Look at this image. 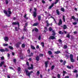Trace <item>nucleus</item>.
Segmentation results:
<instances>
[{"label":"nucleus","mask_w":78,"mask_h":78,"mask_svg":"<svg viewBox=\"0 0 78 78\" xmlns=\"http://www.w3.org/2000/svg\"><path fill=\"white\" fill-rule=\"evenodd\" d=\"M24 72H26V74L29 76H30V75L32 73H33V71H31L30 72L28 73V69H25L24 70Z\"/></svg>","instance_id":"f257e3e1"},{"label":"nucleus","mask_w":78,"mask_h":78,"mask_svg":"<svg viewBox=\"0 0 78 78\" xmlns=\"http://www.w3.org/2000/svg\"><path fill=\"white\" fill-rule=\"evenodd\" d=\"M12 25H18V27H20V24H19V22H13L12 23Z\"/></svg>","instance_id":"f03ea898"},{"label":"nucleus","mask_w":78,"mask_h":78,"mask_svg":"<svg viewBox=\"0 0 78 78\" xmlns=\"http://www.w3.org/2000/svg\"><path fill=\"white\" fill-rule=\"evenodd\" d=\"M34 9L35 11V12H34L33 16L35 18L36 17V10L37 9H36V8H34Z\"/></svg>","instance_id":"7ed1b4c3"},{"label":"nucleus","mask_w":78,"mask_h":78,"mask_svg":"<svg viewBox=\"0 0 78 78\" xmlns=\"http://www.w3.org/2000/svg\"><path fill=\"white\" fill-rule=\"evenodd\" d=\"M28 24V23H26L25 24V26L24 27V29L23 30V31H27V29L26 28V27H27V25Z\"/></svg>","instance_id":"20e7f679"},{"label":"nucleus","mask_w":78,"mask_h":78,"mask_svg":"<svg viewBox=\"0 0 78 78\" xmlns=\"http://www.w3.org/2000/svg\"><path fill=\"white\" fill-rule=\"evenodd\" d=\"M31 67H28V69H29V70H30V69H33V64H31Z\"/></svg>","instance_id":"39448f33"},{"label":"nucleus","mask_w":78,"mask_h":78,"mask_svg":"<svg viewBox=\"0 0 78 78\" xmlns=\"http://www.w3.org/2000/svg\"><path fill=\"white\" fill-rule=\"evenodd\" d=\"M4 64H5V62L4 61L1 62V63H0V67H2V65Z\"/></svg>","instance_id":"423d86ee"},{"label":"nucleus","mask_w":78,"mask_h":78,"mask_svg":"<svg viewBox=\"0 0 78 78\" xmlns=\"http://www.w3.org/2000/svg\"><path fill=\"white\" fill-rule=\"evenodd\" d=\"M62 23V20H59V23H58V25H61Z\"/></svg>","instance_id":"0eeeda50"},{"label":"nucleus","mask_w":78,"mask_h":78,"mask_svg":"<svg viewBox=\"0 0 78 78\" xmlns=\"http://www.w3.org/2000/svg\"><path fill=\"white\" fill-rule=\"evenodd\" d=\"M53 6H54V3L52 4L51 6H50L49 7V9H51Z\"/></svg>","instance_id":"6e6552de"},{"label":"nucleus","mask_w":78,"mask_h":78,"mask_svg":"<svg viewBox=\"0 0 78 78\" xmlns=\"http://www.w3.org/2000/svg\"><path fill=\"white\" fill-rule=\"evenodd\" d=\"M49 39H55V37L54 36H51Z\"/></svg>","instance_id":"1a4fd4ad"},{"label":"nucleus","mask_w":78,"mask_h":78,"mask_svg":"<svg viewBox=\"0 0 78 78\" xmlns=\"http://www.w3.org/2000/svg\"><path fill=\"white\" fill-rule=\"evenodd\" d=\"M15 31H17L18 30H19L20 29L19 28V26H18V28H17V27H15Z\"/></svg>","instance_id":"9d476101"},{"label":"nucleus","mask_w":78,"mask_h":78,"mask_svg":"<svg viewBox=\"0 0 78 78\" xmlns=\"http://www.w3.org/2000/svg\"><path fill=\"white\" fill-rule=\"evenodd\" d=\"M48 62V61H47V62H45V66L46 68L47 67Z\"/></svg>","instance_id":"9b49d317"},{"label":"nucleus","mask_w":78,"mask_h":78,"mask_svg":"<svg viewBox=\"0 0 78 78\" xmlns=\"http://www.w3.org/2000/svg\"><path fill=\"white\" fill-rule=\"evenodd\" d=\"M56 12L58 15H59L60 13L59 12V10L58 9L56 10Z\"/></svg>","instance_id":"f8f14e48"},{"label":"nucleus","mask_w":78,"mask_h":78,"mask_svg":"<svg viewBox=\"0 0 78 78\" xmlns=\"http://www.w3.org/2000/svg\"><path fill=\"white\" fill-rule=\"evenodd\" d=\"M19 45H20V43L19 42L18 43H17L16 44V47H17V48H18V47H19Z\"/></svg>","instance_id":"ddd939ff"},{"label":"nucleus","mask_w":78,"mask_h":78,"mask_svg":"<svg viewBox=\"0 0 78 78\" xmlns=\"http://www.w3.org/2000/svg\"><path fill=\"white\" fill-rule=\"evenodd\" d=\"M4 40L5 41H8V38L7 37H5L4 38Z\"/></svg>","instance_id":"4468645a"},{"label":"nucleus","mask_w":78,"mask_h":78,"mask_svg":"<svg viewBox=\"0 0 78 78\" xmlns=\"http://www.w3.org/2000/svg\"><path fill=\"white\" fill-rule=\"evenodd\" d=\"M3 12L4 14H6V15H7V14H8V11H7L5 10H4Z\"/></svg>","instance_id":"2eb2a0df"},{"label":"nucleus","mask_w":78,"mask_h":78,"mask_svg":"<svg viewBox=\"0 0 78 78\" xmlns=\"http://www.w3.org/2000/svg\"><path fill=\"white\" fill-rule=\"evenodd\" d=\"M35 31L37 32L38 31V29L36 28H35L34 29L32 30V31Z\"/></svg>","instance_id":"dca6fc26"},{"label":"nucleus","mask_w":78,"mask_h":78,"mask_svg":"<svg viewBox=\"0 0 78 78\" xmlns=\"http://www.w3.org/2000/svg\"><path fill=\"white\" fill-rule=\"evenodd\" d=\"M0 51H1V52H4V51H5V50L3 49H0Z\"/></svg>","instance_id":"f3484780"},{"label":"nucleus","mask_w":78,"mask_h":78,"mask_svg":"<svg viewBox=\"0 0 78 78\" xmlns=\"http://www.w3.org/2000/svg\"><path fill=\"white\" fill-rule=\"evenodd\" d=\"M52 35L53 36H55L56 34V33H55V31L52 30Z\"/></svg>","instance_id":"a211bd4d"},{"label":"nucleus","mask_w":78,"mask_h":78,"mask_svg":"<svg viewBox=\"0 0 78 78\" xmlns=\"http://www.w3.org/2000/svg\"><path fill=\"white\" fill-rule=\"evenodd\" d=\"M9 47L10 50H13V48L11 46H9Z\"/></svg>","instance_id":"6ab92c4d"},{"label":"nucleus","mask_w":78,"mask_h":78,"mask_svg":"<svg viewBox=\"0 0 78 78\" xmlns=\"http://www.w3.org/2000/svg\"><path fill=\"white\" fill-rule=\"evenodd\" d=\"M31 48L32 49H33V50L35 49V47L32 45L31 46Z\"/></svg>","instance_id":"aec40b11"},{"label":"nucleus","mask_w":78,"mask_h":78,"mask_svg":"<svg viewBox=\"0 0 78 78\" xmlns=\"http://www.w3.org/2000/svg\"><path fill=\"white\" fill-rule=\"evenodd\" d=\"M3 46H4V47H6V46H8V44H7L4 43L3 44Z\"/></svg>","instance_id":"412c9836"},{"label":"nucleus","mask_w":78,"mask_h":78,"mask_svg":"<svg viewBox=\"0 0 78 78\" xmlns=\"http://www.w3.org/2000/svg\"><path fill=\"white\" fill-rule=\"evenodd\" d=\"M70 58L71 59V60H72V59H73V55H70Z\"/></svg>","instance_id":"4be33fe9"},{"label":"nucleus","mask_w":78,"mask_h":78,"mask_svg":"<svg viewBox=\"0 0 78 78\" xmlns=\"http://www.w3.org/2000/svg\"><path fill=\"white\" fill-rule=\"evenodd\" d=\"M37 25H38V23H34L33 25V26H37Z\"/></svg>","instance_id":"5701e85b"},{"label":"nucleus","mask_w":78,"mask_h":78,"mask_svg":"<svg viewBox=\"0 0 78 78\" xmlns=\"http://www.w3.org/2000/svg\"><path fill=\"white\" fill-rule=\"evenodd\" d=\"M67 28V26H66V25H64L63 26V29H66Z\"/></svg>","instance_id":"b1692460"},{"label":"nucleus","mask_w":78,"mask_h":78,"mask_svg":"<svg viewBox=\"0 0 78 78\" xmlns=\"http://www.w3.org/2000/svg\"><path fill=\"white\" fill-rule=\"evenodd\" d=\"M61 11H63V12H64V11H65V10H64V8H61Z\"/></svg>","instance_id":"393cba45"},{"label":"nucleus","mask_w":78,"mask_h":78,"mask_svg":"<svg viewBox=\"0 0 78 78\" xmlns=\"http://www.w3.org/2000/svg\"><path fill=\"white\" fill-rule=\"evenodd\" d=\"M63 20L64 22H66V20H65V16H63Z\"/></svg>","instance_id":"a878e982"},{"label":"nucleus","mask_w":78,"mask_h":78,"mask_svg":"<svg viewBox=\"0 0 78 78\" xmlns=\"http://www.w3.org/2000/svg\"><path fill=\"white\" fill-rule=\"evenodd\" d=\"M40 74V72L39 71H38L37 73V75L38 76Z\"/></svg>","instance_id":"bb28decb"},{"label":"nucleus","mask_w":78,"mask_h":78,"mask_svg":"<svg viewBox=\"0 0 78 78\" xmlns=\"http://www.w3.org/2000/svg\"><path fill=\"white\" fill-rule=\"evenodd\" d=\"M41 45H42L43 47H44V43L42 42L41 44Z\"/></svg>","instance_id":"cd10ccee"},{"label":"nucleus","mask_w":78,"mask_h":78,"mask_svg":"<svg viewBox=\"0 0 78 78\" xmlns=\"http://www.w3.org/2000/svg\"><path fill=\"white\" fill-rule=\"evenodd\" d=\"M39 56H37L36 57V60L37 61H39Z\"/></svg>","instance_id":"c85d7f7f"},{"label":"nucleus","mask_w":78,"mask_h":78,"mask_svg":"<svg viewBox=\"0 0 78 78\" xmlns=\"http://www.w3.org/2000/svg\"><path fill=\"white\" fill-rule=\"evenodd\" d=\"M71 18H72L73 19H74V20H76V19L75 18V17H74V16H72Z\"/></svg>","instance_id":"c756f323"},{"label":"nucleus","mask_w":78,"mask_h":78,"mask_svg":"<svg viewBox=\"0 0 78 78\" xmlns=\"http://www.w3.org/2000/svg\"><path fill=\"white\" fill-rule=\"evenodd\" d=\"M48 53L49 55H51V54H52V52H51L50 51H48Z\"/></svg>","instance_id":"7c9ffc66"},{"label":"nucleus","mask_w":78,"mask_h":78,"mask_svg":"<svg viewBox=\"0 0 78 78\" xmlns=\"http://www.w3.org/2000/svg\"><path fill=\"white\" fill-rule=\"evenodd\" d=\"M13 62L14 63H16V59L15 58L13 60Z\"/></svg>","instance_id":"2f4dec72"},{"label":"nucleus","mask_w":78,"mask_h":78,"mask_svg":"<svg viewBox=\"0 0 78 78\" xmlns=\"http://www.w3.org/2000/svg\"><path fill=\"white\" fill-rule=\"evenodd\" d=\"M41 16H39L38 17V20H41Z\"/></svg>","instance_id":"473e14b6"},{"label":"nucleus","mask_w":78,"mask_h":78,"mask_svg":"<svg viewBox=\"0 0 78 78\" xmlns=\"http://www.w3.org/2000/svg\"><path fill=\"white\" fill-rule=\"evenodd\" d=\"M46 23H47L46 25L47 27L49 26L50 25V24L49 23H48V21H46Z\"/></svg>","instance_id":"72a5a7b5"},{"label":"nucleus","mask_w":78,"mask_h":78,"mask_svg":"<svg viewBox=\"0 0 78 78\" xmlns=\"http://www.w3.org/2000/svg\"><path fill=\"white\" fill-rule=\"evenodd\" d=\"M59 1V0H56L55 1V4H56L58 2V1Z\"/></svg>","instance_id":"f704fd0d"},{"label":"nucleus","mask_w":78,"mask_h":78,"mask_svg":"<svg viewBox=\"0 0 78 78\" xmlns=\"http://www.w3.org/2000/svg\"><path fill=\"white\" fill-rule=\"evenodd\" d=\"M74 73H77L78 72V71L76 70H75L74 71H73Z\"/></svg>","instance_id":"c9c22d12"},{"label":"nucleus","mask_w":78,"mask_h":78,"mask_svg":"<svg viewBox=\"0 0 78 78\" xmlns=\"http://www.w3.org/2000/svg\"><path fill=\"white\" fill-rule=\"evenodd\" d=\"M55 67V66H52L51 67V69L52 70H53L54 69Z\"/></svg>","instance_id":"e433bc0d"},{"label":"nucleus","mask_w":78,"mask_h":78,"mask_svg":"<svg viewBox=\"0 0 78 78\" xmlns=\"http://www.w3.org/2000/svg\"><path fill=\"white\" fill-rule=\"evenodd\" d=\"M55 53L56 54H58V53H60V51H58L55 52Z\"/></svg>","instance_id":"4c0bfd02"},{"label":"nucleus","mask_w":78,"mask_h":78,"mask_svg":"<svg viewBox=\"0 0 78 78\" xmlns=\"http://www.w3.org/2000/svg\"><path fill=\"white\" fill-rule=\"evenodd\" d=\"M22 47H23V48H24L25 47V45L24 44H23L22 45Z\"/></svg>","instance_id":"58836bf2"},{"label":"nucleus","mask_w":78,"mask_h":78,"mask_svg":"<svg viewBox=\"0 0 78 78\" xmlns=\"http://www.w3.org/2000/svg\"><path fill=\"white\" fill-rule=\"evenodd\" d=\"M67 68H68V69H71V67L68 66H67Z\"/></svg>","instance_id":"ea45409f"},{"label":"nucleus","mask_w":78,"mask_h":78,"mask_svg":"<svg viewBox=\"0 0 78 78\" xmlns=\"http://www.w3.org/2000/svg\"><path fill=\"white\" fill-rule=\"evenodd\" d=\"M5 2L6 5H8V0H5Z\"/></svg>","instance_id":"a19ab883"},{"label":"nucleus","mask_w":78,"mask_h":78,"mask_svg":"<svg viewBox=\"0 0 78 78\" xmlns=\"http://www.w3.org/2000/svg\"><path fill=\"white\" fill-rule=\"evenodd\" d=\"M58 78H61V77L60 76V75L58 74L57 76Z\"/></svg>","instance_id":"79ce46f5"},{"label":"nucleus","mask_w":78,"mask_h":78,"mask_svg":"<svg viewBox=\"0 0 78 78\" xmlns=\"http://www.w3.org/2000/svg\"><path fill=\"white\" fill-rule=\"evenodd\" d=\"M66 37H68L69 38V37H70V34H68L66 36Z\"/></svg>","instance_id":"37998d69"},{"label":"nucleus","mask_w":78,"mask_h":78,"mask_svg":"<svg viewBox=\"0 0 78 78\" xmlns=\"http://www.w3.org/2000/svg\"><path fill=\"white\" fill-rule=\"evenodd\" d=\"M7 12H8L9 14H11V11H7Z\"/></svg>","instance_id":"c03bdc74"},{"label":"nucleus","mask_w":78,"mask_h":78,"mask_svg":"<svg viewBox=\"0 0 78 78\" xmlns=\"http://www.w3.org/2000/svg\"><path fill=\"white\" fill-rule=\"evenodd\" d=\"M4 59V57H2L1 58V59L2 60H3Z\"/></svg>","instance_id":"a18cd8bd"},{"label":"nucleus","mask_w":78,"mask_h":78,"mask_svg":"<svg viewBox=\"0 0 78 78\" xmlns=\"http://www.w3.org/2000/svg\"><path fill=\"white\" fill-rule=\"evenodd\" d=\"M64 48H67V46L66 45H65L64 46Z\"/></svg>","instance_id":"49530a36"},{"label":"nucleus","mask_w":78,"mask_h":78,"mask_svg":"<svg viewBox=\"0 0 78 78\" xmlns=\"http://www.w3.org/2000/svg\"><path fill=\"white\" fill-rule=\"evenodd\" d=\"M9 68L10 69H11L12 70H13L14 69V68H12V67H9Z\"/></svg>","instance_id":"de8ad7c7"},{"label":"nucleus","mask_w":78,"mask_h":78,"mask_svg":"<svg viewBox=\"0 0 78 78\" xmlns=\"http://www.w3.org/2000/svg\"><path fill=\"white\" fill-rule=\"evenodd\" d=\"M58 42H60V43H62V41L61 39H59L58 40Z\"/></svg>","instance_id":"09e8293b"},{"label":"nucleus","mask_w":78,"mask_h":78,"mask_svg":"<svg viewBox=\"0 0 78 78\" xmlns=\"http://www.w3.org/2000/svg\"><path fill=\"white\" fill-rule=\"evenodd\" d=\"M71 62H74V60L73 58H72V60H71Z\"/></svg>","instance_id":"8fccbe9b"},{"label":"nucleus","mask_w":78,"mask_h":78,"mask_svg":"<svg viewBox=\"0 0 78 78\" xmlns=\"http://www.w3.org/2000/svg\"><path fill=\"white\" fill-rule=\"evenodd\" d=\"M49 30L50 31H51V30H52V29L50 27V28H49Z\"/></svg>","instance_id":"3c124183"},{"label":"nucleus","mask_w":78,"mask_h":78,"mask_svg":"<svg viewBox=\"0 0 78 78\" xmlns=\"http://www.w3.org/2000/svg\"><path fill=\"white\" fill-rule=\"evenodd\" d=\"M12 56H14V55H15V53L12 52Z\"/></svg>","instance_id":"603ef678"},{"label":"nucleus","mask_w":78,"mask_h":78,"mask_svg":"<svg viewBox=\"0 0 78 78\" xmlns=\"http://www.w3.org/2000/svg\"><path fill=\"white\" fill-rule=\"evenodd\" d=\"M73 25H76L77 24V23L76 22H74L73 23Z\"/></svg>","instance_id":"864d4df0"},{"label":"nucleus","mask_w":78,"mask_h":78,"mask_svg":"<svg viewBox=\"0 0 78 78\" xmlns=\"http://www.w3.org/2000/svg\"><path fill=\"white\" fill-rule=\"evenodd\" d=\"M7 57H8V58L10 57V54H8Z\"/></svg>","instance_id":"5fc2aeb1"},{"label":"nucleus","mask_w":78,"mask_h":78,"mask_svg":"<svg viewBox=\"0 0 78 78\" xmlns=\"http://www.w3.org/2000/svg\"><path fill=\"white\" fill-rule=\"evenodd\" d=\"M66 63V61H64L63 63V65H65V64Z\"/></svg>","instance_id":"6e6d98bb"},{"label":"nucleus","mask_w":78,"mask_h":78,"mask_svg":"<svg viewBox=\"0 0 78 78\" xmlns=\"http://www.w3.org/2000/svg\"><path fill=\"white\" fill-rule=\"evenodd\" d=\"M63 73L64 74H66V73H66V71H63Z\"/></svg>","instance_id":"4d7b16f0"},{"label":"nucleus","mask_w":78,"mask_h":78,"mask_svg":"<svg viewBox=\"0 0 78 78\" xmlns=\"http://www.w3.org/2000/svg\"><path fill=\"white\" fill-rule=\"evenodd\" d=\"M41 36H39L38 37V40H41Z\"/></svg>","instance_id":"13d9d810"},{"label":"nucleus","mask_w":78,"mask_h":78,"mask_svg":"<svg viewBox=\"0 0 78 78\" xmlns=\"http://www.w3.org/2000/svg\"><path fill=\"white\" fill-rule=\"evenodd\" d=\"M8 11H11V8H9L8 9Z\"/></svg>","instance_id":"bf43d9fd"},{"label":"nucleus","mask_w":78,"mask_h":78,"mask_svg":"<svg viewBox=\"0 0 78 78\" xmlns=\"http://www.w3.org/2000/svg\"><path fill=\"white\" fill-rule=\"evenodd\" d=\"M65 78H69V76H66L65 77Z\"/></svg>","instance_id":"052dcab7"},{"label":"nucleus","mask_w":78,"mask_h":78,"mask_svg":"<svg viewBox=\"0 0 78 78\" xmlns=\"http://www.w3.org/2000/svg\"><path fill=\"white\" fill-rule=\"evenodd\" d=\"M40 56H43V54H40Z\"/></svg>","instance_id":"680f3d73"},{"label":"nucleus","mask_w":78,"mask_h":78,"mask_svg":"<svg viewBox=\"0 0 78 78\" xmlns=\"http://www.w3.org/2000/svg\"><path fill=\"white\" fill-rule=\"evenodd\" d=\"M27 52L28 53H30V50H27Z\"/></svg>","instance_id":"e2e57ef3"},{"label":"nucleus","mask_w":78,"mask_h":78,"mask_svg":"<svg viewBox=\"0 0 78 78\" xmlns=\"http://www.w3.org/2000/svg\"><path fill=\"white\" fill-rule=\"evenodd\" d=\"M18 70L19 72L20 71V67H19L18 68Z\"/></svg>","instance_id":"0e129e2a"},{"label":"nucleus","mask_w":78,"mask_h":78,"mask_svg":"<svg viewBox=\"0 0 78 78\" xmlns=\"http://www.w3.org/2000/svg\"><path fill=\"white\" fill-rule=\"evenodd\" d=\"M5 50L6 51H9V50L7 48H5Z\"/></svg>","instance_id":"69168bd1"},{"label":"nucleus","mask_w":78,"mask_h":78,"mask_svg":"<svg viewBox=\"0 0 78 78\" xmlns=\"http://www.w3.org/2000/svg\"><path fill=\"white\" fill-rule=\"evenodd\" d=\"M42 2L43 3H45V2L44 1H42Z\"/></svg>","instance_id":"338daca9"},{"label":"nucleus","mask_w":78,"mask_h":78,"mask_svg":"<svg viewBox=\"0 0 78 78\" xmlns=\"http://www.w3.org/2000/svg\"><path fill=\"white\" fill-rule=\"evenodd\" d=\"M62 32H61V31H59V34H62Z\"/></svg>","instance_id":"774afa93"}]
</instances>
